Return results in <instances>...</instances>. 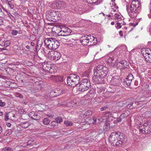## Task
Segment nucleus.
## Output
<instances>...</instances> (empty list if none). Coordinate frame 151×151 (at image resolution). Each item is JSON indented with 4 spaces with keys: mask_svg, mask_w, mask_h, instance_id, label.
Wrapping results in <instances>:
<instances>
[{
    "mask_svg": "<svg viewBox=\"0 0 151 151\" xmlns=\"http://www.w3.org/2000/svg\"><path fill=\"white\" fill-rule=\"evenodd\" d=\"M109 143L114 146H120L125 144L127 140L126 135L118 132H111L109 138Z\"/></svg>",
    "mask_w": 151,
    "mask_h": 151,
    "instance_id": "1",
    "label": "nucleus"
},
{
    "mask_svg": "<svg viewBox=\"0 0 151 151\" xmlns=\"http://www.w3.org/2000/svg\"><path fill=\"white\" fill-rule=\"evenodd\" d=\"M140 3L137 0H134L132 1L130 6H126V9L130 17L132 18H135L137 16L141 9Z\"/></svg>",
    "mask_w": 151,
    "mask_h": 151,
    "instance_id": "2",
    "label": "nucleus"
},
{
    "mask_svg": "<svg viewBox=\"0 0 151 151\" xmlns=\"http://www.w3.org/2000/svg\"><path fill=\"white\" fill-rule=\"evenodd\" d=\"M67 80L68 85L74 87L78 84L80 78L78 75L72 74L68 76Z\"/></svg>",
    "mask_w": 151,
    "mask_h": 151,
    "instance_id": "3",
    "label": "nucleus"
},
{
    "mask_svg": "<svg viewBox=\"0 0 151 151\" xmlns=\"http://www.w3.org/2000/svg\"><path fill=\"white\" fill-rule=\"evenodd\" d=\"M137 127L143 134H150L151 132V121L145 122L142 125L140 124Z\"/></svg>",
    "mask_w": 151,
    "mask_h": 151,
    "instance_id": "4",
    "label": "nucleus"
},
{
    "mask_svg": "<svg viewBox=\"0 0 151 151\" xmlns=\"http://www.w3.org/2000/svg\"><path fill=\"white\" fill-rule=\"evenodd\" d=\"M96 63L95 64L96 69H95V72L97 73H101V75H107L108 73V69L107 68L101 64L100 62L96 61Z\"/></svg>",
    "mask_w": 151,
    "mask_h": 151,
    "instance_id": "5",
    "label": "nucleus"
},
{
    "mask_svg": "<svg viewBox=\"0 0 151 151\" xmlns=\"http://www.w3.org/2000/svg\"><path fill=\"white\" fill-rule=\"evenodd\" d=\"M90 81L87 78L83 79L81 82L78 88L79 91L81 92H84L88 89L90 87Z\"/></svg>",
    "mask_w": 151,
    "mask_h": 151,
    "instance_id": "6",
    "label": "nucleus"
},
{
    "mask_svg": "<svg viewBox=\"0 0 151 151\" xmlns=\"http://www.w3.org/2000/svg\"><path fill=\"white\" fill-rule=\"evenodd\" d=\"M42 69L47 72L51 73H53L55 72V67L53 65L51 64L49 62H44L42 63L41 65Z\"/></svg>",
    "mask_w": 151,
    "mask_h": 151,
    "instance_id": "7",
    "label": "nucleus"
},
{
    "mask_svg": "<svg viewBox=\"0 0 151 151\" xmlns=\"http://www.w3.org/2000/svg\"><path fill=\"white\" fill-rule=\"evenodd\" d=\"M71 32V30L68 27L61 26L60 27L58 30H57L56 32L58 33L60 35L66 36L69 35Z\"/></svg>",
    "mask_w": 151,
    "mask_h": 151,
    "instance_id": "8",
    "label": "nucleus"
},
{
    "mask_svg": "<svg viewBox=\"0 0 151 151\" xmlns=\"http://www.w3.org/2000/svg\"><path fill=\"white\" fill-rule=\"evenodd\" d=\"M48 58L52 60H58L61 57L60 53L57 51H50L47 54Z\"/></svg>",
    "mask_w": 151,
    "mask_h": 151,
    "instance_id": "9",
    "label": "nucleus"
},
{
    "mask_svg": "<svg viewBox=\"0 0 151 151\" xmlns=\"http://www.w3.org/2000/svg\"><path fill=\"white\" fill-rule=\"evenodd\" d=\"M122 82V80L119 77L116 76L113 77L111 81V83L114 86H119Z\"/></svg>",
    "mask_w": 151,
    "mask_h": 151,
    "instance_id": "10",
    "label": "nucleus"
},
{
    "mask_svg": "<svg viewBox=\"0 0 151 151\" xmlns=\"http://www.w3.org/2000/svg\"><path fill=\"white\" fill-rule=\"evenodd\" d=\"M53 4L54 7L56 9H60L65 6L66 3L63 1H58L55 2Z\"/></svg>",
    "mask_w": 151,
    "mask_h": 151,
    "instance_id": "11",
    "label": "nucleus"
},
{
    "mask_svg": "<svg viewBox=\"0 0 151 151\" xmlns=\"http://www.w3.org/2000/svg\"><path fill=\"white\" fill-rule=\"evenodd\" d=\"M119 113H122L121 114L123 115V116L127 117L129 115V111L126 107H124L123 106L120 107L118 110Z\"/></svg>",
    "mask_w": 151,
    "mask_h": 151,
    "instance_id": "12",
    "label": "nucleus"
},
{
    "mask_svg": "<svg viewBox=\"0 0 151 151\" xmlns=\"http://www.w3.org/2000/svg\"><path fill=\"white\" fill-rule=\"evenodd\" d=\"M119 113H122L121 114L123 115V116L127 117L129 115V111L126 107H124L123 106L120 107L118 110Z\"/></svg>",
    "mask_w": 151,
    "mask_h": 151,
    "instance_id": "13",
    "label": "nucleus"
},
{
    "mask_svg": "<svg viewBox=\"0 0 151 151\" xmlns=\"http://www.w3.org/2000/svg\"><path fill=\"white\" fill-rule=\"evenodd\" d=\"M106 75H101V73H97L95 76V82L97 83H101L104 81V78Z\"/></svg>",
    "mask_w": 151,
    "mask_h": 151,
    "instance_id": "14",
    "label": "nucleus"
},
{
    "mask_svg": "<svg viewBox=\"0 0 151 151\" xmlns=\"http://www.w3.org/2000/svg\"><path fill=\"white\" fill-rule=\"evenodd\" d=\"M53 41V38H47L44 40L45 45L50 49L52 50Z\"/></svg>",
    "mask_w": 151,
    "mask_h": 151,
    "instance_id": "15",
    "label": "nucleus"
},
{
    "mask_svg": "<svg viewBox=\"0 0 151 151\" xmlns=\"http://www.w3.org/2000/svg\"><path fill=\"white\" fill-rule=\"evenodd\" d=\"M58 15H57V12L53 10L48 14L47 15V17L48 19H49L50 20H53L51 19H55V18L57 17L58 16Z\"/></svg>",
    "mask_w": 151,
    "mask_h": 151,
    "instance_id": "16",
    "label": "nucleus"
},
{
    "mask_svg": "<svg viewBox=\"0 0 151 151\" xmlns=\"http://www.w3.org/2000/svg\"><path fill=\"white\" fill-rule=\"evenodd\" d=\"M80 42L82 43V44L84 45H87L88 44H89V42L88 40V39L86 37V35L83 36L80 39ZM94 42H93V43L94 44ZM94 45V44L91 45V44L88 45L91 46L93 45Z\"/></svg>",
    "mask_w": 151,
    "mask_h": 151,
    "instance_id": "17",
    "label": "nucleus"
},
{
    "mask_svg": "<svg viewBox=\"0 0 151 151\" xmlns=\"http://www.w3.org/2000/svg\"><path fill=\"white\" fill-rule=\"evenodd\" d=\"M141 53L144 57L151 53V50L148 48H143L141 49Z\"/></svg>",
    "mask_w": 151,
    "mask_h": 151,
    "instance_id": "18",
    "label": "nucleus"
},
{
    "mask_svg": "<svg viewBox=\"0 0 151 151\" xmlns=\"http://www.w3.org/2000/svg\"><path fill=\"white\" fill-rule=\"evenodd\" d=\"M92 114V112L90 110H87L86 111H83L81 114V116L83 118H87Z\"/></svg>",
    "mask_w": 151,
    "mask_h": 151,
    "instance_id": "19",
    "label": "nucleus"
},
{
    "mask_svg": "<svg viewBox=\"0 0 151 151\" xmlns=\"http://www.w3.org/2000/svg\"><path fill=\"white\" fill-rule=\"evenodd\" d=\"M60 45L59 41L53 38V41L52 42V50H55L58 48Z\"/></svg>",
    "mask_w": 151,
    "mask_h": 151,
    "instance_id": "20",
    "label": "nucleus"
},
{
    "mask_svg": "<svg viewBox=\"0 0 151 151\" xmlns=\"http://www.w3.org/2000/svg\"><path fill=\"white\" fill-rule=\"evenodd\" d=\"M60 45L59 41L53 38V41L52 42V50H55L58 48Z\"/></svg>",
    "mask_w": 151,
    "mask_h": 151,
    "instance_id": "21",
    "label": "nucleus"
},
{
    "mask_svg": "<svg viewBox=\"0 0 151 151\" xmlns=\"http://www.w3.org/2000/svg\"><path fill=\"white\" fill-rule=\"evenodd\" d=\"M36 144L35 142V141L33 139H31L29 140L26 144H24L22 146L25 147H27L29 145L33 146L34 145H35Z\"/></svg>",
    "mask_w": 151,
    "mask_h": 151,
    "instance_id": "22",
    "label": "nucleus"
},
{
    "mask_svg": "<svg viewBox=\"0 0 151 151\" xmlns=\"http://www.w3.org/2000/svg\"><path fill=\"white\" fill-rule=\"evenodd\" d=\"M28 116L31 118L36 120L37 119V113L34 111H32L29 113L28 114Z\"/></svg>",
    "mask_w": 151,
    "mask_h": 151,
    "instance_id": "23",
    "label": "nucleus"
},
{
    "mask_svg": "<svg viewBox=\"0 0 151 151\" xmlns=\"http://www.w3.org/2000/svg\"><path fill=\"white\" fill-rule=\"evenodd\" d=\"M87 95L88 98L89 99H92L94 96V89H92L88 93Z\"/></svg>",
    "mask_w": 151,
    "mask_h": 151,
    "instance_id": "24",
    "label": "nucleus"
},
{
    "mask_svg": "<svg viewBox=\"0 0 151 151\" xmlns=\"http://www.w3.org/2000/svg\"><path fill=\"white\" fill-rule=\"evenodd\" d=\"M123 66V70H124L127 68L128 66L129 63L128 62L125 60H122L120 61Z\"/></svg>",
    "mask_w": 151,
    "mask_h": 151,
    "instance_id": "25",
    "label": "nucleus"
},
{
    "mask_svg": "<svg viewBox=\"0 0 151 151\" xmlns=\"http://www.w3.org/2000/svg\"><path fill=\"white\" fill-rule=\"evenodd\" d=\"M116 56V55L114 54L111 55V56L108 58V62L109 63H111L112 61H115L117 60Z\"/></svg>",
    "mask_w": 151,
    "mask_h": 151,
    "instance_id": "26",
    "label": "nucleus"
},
{
    "mask_svg": "<svg viewBox=\"0 0 151 151\" xmlns=\"http://www.w3.org/2000/svg\"><path fill=\"white\" fill-rule=\"evenodd\" d=\"M20 125L21 127L22 128H26L29 126V124L28 122H21L20 124Z\"/></svg>",
    "mask_w": 151,
    "mask_h": 151,
    "instance_id": "27",
    "label": "nucleus"
},
{
    "mask_svg": "<svg viewBox=\"0 0 151 151\" xmlns=\"http://www.w3.org/2000/svg\"><path fill=\"white\" fill-rule=\"evenodd\" d=\"M110 128V125L109 123L107 122H106L103 126L104 130L105 131L108 130Z\"/></svg>",
    "mask_w": 151,
    "mask_h": 151,
    "instance_id": "28",
    "label": "nucleus"
},
{
    "mask_svg": "<svg viewBox=\"0 0 151 151\" xmlns=\"http://www.w3.org/2000/svg\"><path fill=\"white\" fill-rule=\"evenodd\" d=\"M126 117L123 116V115L121 114L120 116L117 118V121L118 122H120L122 121V120H125Z\"/></svg>",
    "mask_w": 151,
    "mask_h": 151,
    "instance_id": "29",
    "label": "nucleus"
},
{
    "mask_svg": "<svg viewBox=\"0 0 151 151\" xmlns=\"http://www.w3.org/2000/svg\"><path fill=\"white\" fill-rule=\"evenodd\" d=\"M86 35L89 43H91L92 42H93L94 40V37L93 36H92L91 35Z\"/></svg>",
    "mask_w": 151,
    "mask_h": 151,
    "instance_id": "30",
    "label": "nucleus"
},
{
    "mask_svg": "<svg viewBox=\"0 0 151 151\" xmlns=\"http://www.w3.org/2000/svg\"><path fill=\"white\" fill-rule=\"evenodd\" d=\"M50 122V120L48 118H45L43 120V123L44 124L48 125L49 124Z\"/></svg>",
    "mask_w": 151,
    "mask_h": 151,
    "instance_id": "31",
    "label": "nucleus"
},
{
    "mask_svg": "<svg viewBox=\"0 0 151 151\" xmlns=\"http://www.w3.org/2000/svg\"><path fill=\"white\" fill-rule=\"evenodd\" d=\"M56 122L58 124L60 123L63 121V119L60 117H58L55 119Z\"/></svg>",
    "mask_w": 151,
    "mask_h": 151,
    "instance_id": "32",
    "label": "nucleus"
},
{
    "mask_svg": "<svg viewBox=\"0 0 151 151\" xmlns=\"http://www.w3.org/2000/svg\"><path fill=\"white\" fill-rule=\"evenodd\" d=\"M12 133V131L11 129H8L6 130L4 134V136H7L11 134Z\"/></svg>",
    "mask_w": 151,
    "mask_h": 151,
    "instance_id": "33",
    "label": "nucleus"
},
{
    "mask_svg": "<svg viewBox=\"0 0 151 151\" xmlns=\"http://www.w3.org/2000/svg\"><path fill=\"white\" fill-rule=\"evenodd\" d=\"M5 11L6 12L8 16L12 20H14L15 19L14 17L12 16L9 12H8L6 10H5Z\"/></svg>",
    "mask_w": 151,
    "mask_h": 151,
    "instance_id": "34",
    "label": "nucleus"
},
{
    "mask_svg": "<svg viewBox=\"0 0 151 151\" xmlns=\"http://www.w3.org/2000/svg\"><path fill=\"white\" fill-rule=\"evenodd\" d=\"M2 151H13V150L11 147H4L2 150Z\"/></svg>",
    "mask_w": 151,
    "mask_h": 151,
    "instance_id": "35",
    "label": "nucleus"
},
{
    "mask_svg": "<svg viewBox=\"0 0 151 151\" xmlns=\"http://www.w3.org/2000/svg\"><path fill=\"white\" fill-rule=\"evenodd\" d=\"M51 125L53 127H55L58 126V124L56 121H52L50 123Z\"/></svg>",
    "mask_w": 151,
    "mask_h": 151,
    "instance_id": "36",
    "label": "nucleus"
},
{
    "mask_svg": "<svg viewBox=\"0 0 151 151\" xmlns=\"http://www.w3.org/2000/svg\"><path fill=\"white\" fill-rule=\"evenodd\" d=\"M136 104V102H135L134 103L131 102L130 104H128L127 106V108H129V109H132L134 106H133V105L134 104Z\"/></svg>",
    "mask_w": 151,
    "mask_h": 151,
    "instance_id": "37",
    "label": "nucleus"
},
{
    "mask_svg": "<svg viewBox=\"0 0 151 151\" xmlns=\"http://www.w3.org/2000/svg\"><path fill=\"white\" fill-rule=\"evenodd\" d=\"M64 124L67 127L73 125V123L69 121H65Z\"/></svg>",
    "mask_w": 151,
    "mask_h": 151,
    "instance_id": "38",
    "label": "nucleus"
},
{
    "mask_svg": "<svg viewBox=\"0 0 151 151\" xmlns=\"http://www.w3.org/2000/svg\"><path fill=\"white\" fill-rule=\"evenodd\" d=\"M10 43L11 42L9 40H6L4 42V45L5 47H7L10 45Z\"/></svg>",
    "mask_w": 151,
    "mask_h": 151,
    "instance_id": "39",
    "label": "nucleus"
},
{
    "mask_svg": "<svg viewBox=\"0 0 151 151\" xmlns=\"http://www.w3.org/2000/svg\"><path fill=\"white\" fill-rule=\"evenodd\" d=\"M133 77L132 75V74H130L127 76L126 79L132 81L133 79Z\"/></svg>",
    "mask_w": 151,
    "mask_h": 151,
    "instance_id": "40",
    "label": "nucleus"
},
{
    "mask_svg": "<svg viewBox=\"0 0 151 151\" xmlns=\"http://www.w3.org/2000/svg\"><path fill=\"white\" fill-rule=\"evenodd\" d=\"M122 65L120 61L119 62L117 63L116 65V66L118 68L120 69L121 70H123V66Z\"/></svg>",
    "mask_w": 151,
    "mask_h": 151,
    "instance_id": "41",
    "label": "nucleus"
},
{
    "mask_svg": "<svg viewBox=\"0 0 151 151\" xmlns=\"http://www.w3.org/2000/svg\"><path fill=\"white\" fill-rule=\"evenodd\" d=\"M113 16L114 17L113 18L115 19H120L121 17L120 15L117 14L116 13Z\"/></svg>",
    "mask_w": 151,
    "mask_h": 151,
    "instance_id": "42",
    "label": "nucleus"
},
{
    "mask_svg": "<svg viewBox=\"0 0 151 151\" xmlns=\"http://www.w3.org/2000/svg\"><path fill=\"white\" fill-rule=\"evenodd\" d=\"M90 71L89 70L86 71L83 73L84 76L86 77H88L89 76Z\"/></svg>",
    "mask_w": 151,
    "mask_h": 151,
    "instance_id": "43",
    "label": "nucleus"
},
{
    "mask_svg": "<svg viewBox=\"0 0 151 151\" xmlns=\"http://www.w3.org/2000/svg\"><path fill=\"white\" fill-rule=\"evenodd\" d=\"M125 82L126 84L128 86H129L130 85L132 81L126 78Z\"/></svg>",
    "mask_w": 151,
    "mask_h": 151,
    "instance_id": "44",
    "label": "nucleus"
},
{
    "mask_svg": "<svg viewBox=\"0 0 151 151\" xmlns=\"http://www.w3.org/2000/svg\"><path fill=\"white\" fill-rule=\"evenodd\" d=\"M18 33V32L15 30H12L11 32V34L14 36L16 35Z\"/></svg>",
    "mask_w": 151,
    "mask_h": 151,
    "instance_id": "45",
    "label": "nucleus"
},
{
    "mask_svg": "<svg viewBox=\"0 0 151 151\" xmlns=\"http://www.w3.org/2000/svg\"><path fill=\"white\" fill-rule=\"evenodd\" d=\"M85 1H87L88 3L90 4H93L94 3V0H84Z\"/></svg>",
    "mask_w": 151,
    "mask_h": 151,
    "instance_id": "46",
    "label": "nucleus"
},
{
    "mask_svg": "<svg viewBox=\"0 0 151 151\" xmlns=\"http://www.w3.org/2000/svg\"><path fill=\"white\" fill-rule=\"evenodd\" d=\"M6 104L4 102H3L2 100H0V106L4 107Z\"/></svg>",
    "mask_w": 151,
    "mask_h": 151,
    "instance_id": "47",
    "label": "nucleus"
},
{
    "mask_svg": "<svg viewBox=\"0 0 151 151\" xmlns=\"http://www.w3.org/2000/svg\"><path fill=\"white\" fill-rule=\"evenodd\" d=\"M138 24V22H136L135 23H130V25L133 27H135Z\"/></svg>",
    "mask_w": 151,
    "mask_h": 151,
    "instance_id": "48",
    "label": "nucleus"
},
{
    "mask_svg": "<svg viewBox=\"0 0 151 151\" xmlns=\"http://www.w3.org/2000/svg\"><path fill=\"white\" fill-rule=\"evenodd\" d=\"M11 2H7L6 3L10 7L11 9H12L14 6L13 5L11 4L10 3Z\"/></svg>",
    "mask_w": 151,
    "mask_h": 151,
    "instance_id": "49",
    "label": "nucleus"
},
{
    "mask_svg": "<svg viewBox=\"0 0 151 151\" xmlns=\"http://www.w3.org/2000/svg\"><path fill=\"white\" fill-rule=\"evenodd\" d=\"M16 96L17 97H19L20 99H23V96L21 94L18 93L16 94Z\"/></svg>",
    "mask_w": 151,
    "mask_h": 151,
    "instance_id": "50",
    "label": "nucleus"
},
{
    "mask_svg": "<svg viewBox=\"0 0 151 151\" xmlns=\"http://www.w3.org/2000/svg\"><path fill=\"white\" fill-rule=\"evenodd\" d=\"M115 26L116 27H117L119 28L121 27V26L120 23L119 22H117Z\"/></svg>",
    "mask_w": 151,
    "mask_h": 151,
    "instance_id": "51",
    "label": "nucleus"
},
{
    "mask_svg": "<svg viewBox=\"0 0 151 151\" xmlns=\"http://www.w3.org/2000/svg\"><path fill=\"white\" fill-rule=\"evenodd\" d=\"M107 108L108 106H103L101 108V111H102L105 110Z\"/></svg>",
    "mask_w": 151,
    "mask_h": 151,
    "instance_id": "52",
    "label": "nucleus"
},
{
    "mask_svg": "<svg viewBox=\"0 0 151 151\" xmlns=\"http://www.w3.org/2000/svg\"><path fill=\"white\" fill-rule=\"evenodd\" d=\"M101 1L99 0H95V5H98L101 3Z\"/></svg>",
    "mask_w": 151,
    "mask_h": 151,
    "instance_id": "53",
    "label": "nucleus"
},
{
    "mask_svg": "<svg viewBox=\"0 0 151 151\" xmlns=\"http://www.w3.org/2000/svg\"><path fill=\"white\" fill-rule=\"evenodd\" d=\"M4 119L6 121H7L9 119V116L7 114L5 115Z\"/></svg>",
    "mask_w": 151,
    "mask_h": 151,
    "instance_id": "54",
    "label": "nucleus"
},
{
    "mask_svg": "<svg viewBox=\"0 0 151 151\" xmlns=\"http://www.w3.org/2000/svg\"><path fill=\"white\" fill-rule=\"evenodd\" d=\"M50 96L48 94L47 95H45L44 96V98L47 99H50Z\"/></svg>",
    "mask_w": 151,
    "mask_h": 151,
    "instance_id": "55",
    "label": "nucleus"
},
{
    "mask_svg": "<svg viewBox=\"0 0 151 151\" xmlns=\"http://www.w3.org/2000/svg\"><path fill=\"white\" fill-rule=\"evenodd\" d=\"M4 24V22L2 19H0V26L1 25H3Z\"/></svg>",
    "mask_w": 151,
    "mask_h": 151,
    "instance_id": "56",
    "label": "nucleus"
},
{
    "mask_svg": "<svg viewBox=\"0 0 151 151\" xmlns=\"http://www.w3.org/2000/svg\"><path fill=\"white\" fill-rule=\"evenodd\" d=\"M119 34L120 35V36H121V37H123V34H122V31H120L119 32Z\"/></svg>",
    "mask_w": 151,
    "mask_h": 151,
    "instance_id": "57",
    "label": "nucleus"
},
{
    "mask_svg": "<svg viewBox=\"0 0 151 151\" xmlns=\"http://www.w3.org/2000/svg\"><path fill=\"white\" fill-rule=\"evenodd\" d=\"M6 125L8 127H10L11 126V124L10 123H7L6 124Z\"/></svg>",
    "mask_w": 151,
    "mask_h": 151,
    "instance_id": "58",
    "label": "nucleus"
},
{
    "mask_svg": "<svg viewBox=\"0 0 151 151\" xmlns=\"http://www.w3.org/2000/svg\"><path fill=\"white\" fill-rule=\"evenodd\" d=\"M116 11L114 9H112L111 11V14H113V12H116Z\"/></svg>",
    "mask_w": 151,
    "mask_h": 151,
    "instance_id": "59",
    "label": "nucleus"
},
{
    "mask_svg": "<svg viewBox=\"0 0 151 151\" xmlns=\"http://www.w3.org/2000/svg\"><path fill=\"white\" fill-rule=\"evenodd\" d=\"M3 129L1 126H0V134L2 132Z\"/></svg>",
    "mask_w": 151,
    "mask_h": 151,
    "instance_id": "60",
    "label": "nucleus"
},
{
    "mask_svg": "<svg viewBox=\"0 0 151 151\" xmlns=\"http://www.w3.org/2000/svg\"><path fill=\"white\" fill-rule=\"evenodd\" d=\"M6 50V48H0V51L4 50Z\"/></svg>",
    "mask_w": 151,
    "mask_h": 151,
    "instance_id": "61",
    "label": "nucleus"
},
{
    "mask_svg": "<svg viewBox=\"0 0 151 151\" xmlns=\"http://www.w3.org/2000/svg\"><path fill=\"white\" fill-rule=\"evenodd\" d=\"M30 44H31V45L32 47L34 46L35 45V44L33 42H31Z\"/></svg>",
    "mask_w": 151,
    "mask_h": 151,
    "instance_id": "62",
    "label": "nucleus"
},
{
    "mask_svg": "<svg viewBox=\"0 0 151 151\" xmlns=\"http://www.w3.org/2000/svg\"><path fill=\"white\" fill-rule=\"evenodd\" d=\"M26 48L27 49H30V46L29 45H27L26 46Z\"/></svg>",
    "mask_w": 151,
    "mask_h": 151,
    "instance_id": "63",
    "label": "nucleus"
},
{
    "mask_svg": "<svg viewBox=\"0 0 151 151\" xmlns=\"http://www.w3.org/2000/svg\"><path fill=\"white\" fill-rule=\"evenodd\" d=\"M112 15H111L110 14H109V15H107L106 16H108V17H110L111 16H113V14H112Z\"/></svg>",
    "mask_w": 151,
    "mask_h": 151,
    "instance_id": "64",
    "label": "nucleus"
}]
</instances>
